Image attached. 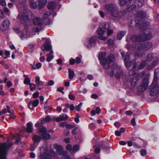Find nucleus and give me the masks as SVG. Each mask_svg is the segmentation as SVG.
<instances>
[{"mask_svg": "<svg viewBox=\"0 0 159 159\" xmlns=\"http://www.w3.org/2000/svg\"><path fill=\"white\" fill-rule=\"evenodd\" d=\"M134 8L135 7V6L133 5L131 7L125 9L123 11H118V6L115 4L109 3L106 4L104 7V10L107 12L109 13L111 16L114 18H119L122 16L125 15L130 10H128L131 8L132 9V7Z\"/></svg>", "mask_w": 159, "mask_h": 159, "instance_id": "f257e3e1", "label": "nucleus"}, {"mask_svg": "<svg viewBox=\"0 0 159 159\" xmlns=\"http://www.w3.org/2000/svg\"><path fill=\"white\" fill-rule=\"evenodd\" d=\"M150 89L151 95L155 96L159 94V68H157L155 70L154 79Z\"/></svg>", "mask_w": 159, "mask_h": 159, "instance_id": "f03ea898", "label": "nucleus"}, {"mask_svg": "<svg viewBox=\"0 0 159 159\" xmlns=\"http://www.w3.org/2000/svg\"><path fill=\"white\" fill-rule=\"evenodd\" d=\"M12 145L7 143L0 144V159H6L7 150Z\"/></svg>", "mask_w": 159, "mask_h": 159, "instance_id": "7ed1b4c3", "label": "nucleus"}, {"mask_svg": "<svg viewBox=\"0 0 159 159\" xmlns=\"http://www.w3.org/2000/svg\"><path fill=\"white\" fill-rule=\"evenodd\" d=\"M146 62L148 65H151L150 67H148V69H152L158 63V60L157 58L154 57L152 53H149L147 56Z\"/></svg>", "mask_w": 159, "mask_h": 159, "instance_id": "20e7f679", "label": "nucleus"}, {"mask_svg": "<svg viewBox=\"0 0 159 159\" xmlns=\"http://www.w3.org/2000/svg\"><path fill=\"white\" fill-rule=\"evenodd\" d=\"M115 58L113 54H111L107 57V58L103 59L101 61V63L103 66L104 69L107 70L110 67V64L113 62L115 61Z\"/></svg>", "mask_w": 159, "mask_h": 159, "instance_id": "39448f33", "label": "nucleus"}, {"mask_svg": "<svg viewBox=\"0 0 159 159\" xmlns=\"http://www.w3.org/2000/svg\"><path fill=\"white\" fill-rule=\"evenodd\" d=\"M148 79L144 78L143 79V82L138 87V89L140 92H143L146 90L148 87Z\"/></svg>", "mask_w": 159, "mask_h": 159, "instance_id": "423d86ee", "label": "nucleus"}, {"mask_svg": "<svg viewBox=\"0 0 159 159\" xmlns=\"http://www.w3.org/2000/svg\"><path fill=\"white\" fill-rule=\"evenodd\" d=\"M152 46V43L150 42L144 43L138 46V49L140 51H145L150 49Z\"/></svg>", "mask_w": 159, "mask_h": 159, "instance_id": "0eeeda50", "label": "nucleus"}, {"mask_svg": "<svg viewBox=\"0 0 159 159\" xmlns=\"http://www.w3.org/2000/svg\"><path fill=\"white\" fill-rule=\"evenodd\" d=\"M10 21L8 20H4L0 25V29L2 31H5L9 29Z\"/></svg>", "mask_w": 159, "mask_h": 159, "instance_id": "6e6552de", "label": "nucleus"}, {"mask_svg": "<svg viewBox=\"0 0 159 159\" xmlns=\"http://www.w3.org/2000/svg\"><path fill=\"white\" fill-rule=\"evenodd\" d=\"M136 5H132L131 6L129 7H131L132 6L134 5L135 6V7L134 8V7L133 6L132 7V9H131V8L128 9V10H130L128 12L130 11L131 10L133 9H134L137 6L139 7H141L143 6L144 4V0H136L134 2Z\"/></svg>", "mask_w": 159, "mask_h": 159, "instance_id": "1a4fd4ad", "label": "nucleus"}, {"mask_svg": "<svg viewBox=\"0 0 159 159\" xmlns=\"http://www.w3.org/2000/svg\"><path fill=\"white\" fill-rule=\"evenodd\" d=\"M68 118V116L67 115L65 114H63L61 115H60L58 117H54L53 118V120H55L57 122H59L67 120Z\"/></svg>", "mask_w": 159, "mask_h": 159, "instance_id": "9d476101", "label": "nucleus"}, {"mask_svg": "<svg viewBox=\"0 0 159 159\" xmlns=\"http://www.w3.org/2000/svg\"><path fill=\"white\" fill-rule=\"evenodd\" d=\"M39 100L38 99H36L30 102L28 104V108L32 110L33 109V107H37L39 104Z\"/></svg>", "mask_w": 159, "mask_h": 159, "instance_id": "9b49d317", "label": "nucleus"}, {"mask_svg": "<svg viewBox=\"0 0 159 159\" xmlns=\"http://www.w3.org/2000/svg\"><path fill=\"white\" fill-rule=\"evenodd\" d=\"M97 34L99 36L98 39L100 40L105 41L107 39L106 37H104L103 35L104 34V32L101 28H99L97 30Z\"/></svg>", "mask_w": 159, "mask_h": 159, "instance_id": "f8f14e48", "label": "nucleus"}, {"mask_svg": "<svg viewBox=\"0 0 159 159\" xmlns=\"http://www.w3.org/2000/svg\"><path fill=\"white\" fill-rule=\"evenodd\" d=\"M131 39L133 42H143V39L142 38V34L140 35H134L131 37Z\"/></svg>", "mask_w": 159, "mask_h": 159, "instance_id": "ddd939ff", "label": "nucleus"}, {"mask_svg": "<svg viewBox=\"0 0 159 159\" xmlns=\"http://www.w3.org/2000/svg\"><path fill=\"white\" fill-rule=\"evenodd\" d=\"M24 12H26L27 13V16L25 18V19L28 20L29 19L32 20H33L35 18L34 14L30 10H25L24 11Z\"/></svg>", "mask_w": 159, "mask_h": 159, "instance_id": "4468645a", "label": "nucleus"}, {"mask_svg": "<svg viewBox=\"0 0 159 159\" xmlns=\"http://www.w3.org/2000/svg\"><path fill=\"white\" fill-rule=\"evenodd\" d=\"M25 10H28L27 9H25L23 10L22 13L19 14L18 16V18L19 19L21 20L24 21H28V20L25 19V18L27 16V13L26 12H24V11Z\"/></svg>", "mask_w": 159, "mask_h": 159, "instance_id": "2eb2a0df", "label": "nucleus"}, {"mask_svg": "<svg viewBox=\"0 0 159 159\" xmlns=\"http://www.w3.org/2000/svg\"><path fill=\"white\" fill-rule=\"evenodd\" d=\"M53 146L56 149L59 155L65 151L63 150V148L62 146L58 145L57 144H54Z\"/></svg>", "mask_w": 159, "mask_h": 159, "instance_id": "dca6fc26", "label": "nucleus"}, {"mask_svg": "<svg viewBox=\"0 0 159 159\" xmlns=\"http://www.w3.org/2000/svg\"><path fill=\"white\" fill-rule=\"evenodd\" d=\"M23 128L24 129H25L26 131L28 133H31L33 131L32 124L31 122H29L27 124L26 129L25 127H23Z\"/></svg>", "mask_w": 159, "mask_h": 159, "instance_id": "f3484780", "label": "nucleus"}, {"mask_svg": "<svg viewBox=\"0 0 159 159\" xmlns=\"http://www.w3.org/2000/svg\"><path fill=\"white\" fill-rule=\"evenodd\" d=\"M142 38L143 39V42L146 40H149L152 38V35L151 34H145L142 32H141Z\"/></svg>", "mask_w": 159, "mask_h": 159, "instance_id": "a211bd4d", "label": "nucleus"}, {"mask_svg": "<svg viewBox=\"0 0 159 159\" xmlns=\"http://www.w3.org/2000/svg\"><path fill=\"white\" fill-rule=\"evenodd\" d=\"M68 152L66 151H65L59 156H61V157H57L58 159H69L70 157L67 155Z\"/></svg>", "mask_w": 159, "mask_h": 159, "instance_id": "6ab92c4d", "label": "nucleus"}, {"mask_svg": "<svg viewBox=\"0 0 159 159\" xmlns=\"http://www.w3.org/2000/svg\"><path fill=\"white\" fill-rule=\"evenodd\" d=\"M57 7V3L54 2H51L48 4V8L49 10H52L56 8Z\"/></svg>", "mask_w": 159, "mask_h": 159, "instance_id": "aec40b11", "label": "nucleus"}, {"mask_svg": "<svg viewBox=\"0 0 159 159\" xmlns=\"http://www.w3.org/2000/svg\"><path fill=\"white\" fill-rule=\"evenodd\" d=\"M36 127H38L40 126V128L39 129V130L40 132L42 133V134L44 133L47 131V130L43 126H41L40 123H37L35 125Z\"/></svg>", "mask_w": 159, "mask_h": 159, "instance_id": "412c9836", "label": "nucleus"}, {"mask_svg": "<svg viewBox=\"0 0 159 159\" xmlns=\"http://www.w3.org/2000/svg\"><path fill=\"white\" fill-rule=\"evenodd\" d=\"M41 48L43 51H49L51 50V47L49 44H44L41 46Z\"/></svg>", "mask_w": 159, "mask_h": 159, "instance_id": "4be33fe9", "label": "nucleus"}, {"mask_svg": "<svg viewBox=\"0 0 159 159\" xmlns=\"http://www.w3.org/2000/svg\"><path fill=\"white\" fill-rule=\"evenodd\" d=\"M51 120V119L49 116L48 115L45 118H43L41 120V123L42 124H45L46 122H50Z\"/></svg>", "mask_w": 159, "mask_h": 159, "instance_id": "5701e85b", "label": "nucleus"}, {"mask_svg": "<svg viewBox=\"0 0 159 159\" xmlns=\"http://www.w3.org/2000/svg\"><path fill=\"white\" fill-rule=\"evenodd\" d=\"M33 23L35 25H39L42 24V20L41 18L36 17L34 19Z\"/></svg>", "mask_w": 159, "mask_h": 159, "instance_id": "b1692460", "label": "nucleus"}, {"mask_svg": "<svg viewBox=\"0 0 159 159\" xmlns=\"http://www.w3.org/2000/svg\"><path fill=\"white\" fill-rule=\"evenodd\" d=\"M35 82L38 87H39V86H41L43 85V81L40 80V77L39 76H36Z\"/></svg>", "mask_w": 159, "mask_h": 159, "instance_id": "393cba45", "label": "nucleus"}, {"mask_svg": "<svg viewBox=\"0 0 159 159\" xmlns=\"http://www.w3.org/2000/svg\"><path fill=\"white\" fill-rule=\"evenodd\" d=\"M28 28V26L27 25H25L24 26V30L23 32L22 33V34L20 36V38L23 39L25 38V36L26 35V33L27 32V29Z\"/></svg>", "mask_w": 159, "mask_h": 159, "instance_id": "a878e982", "label": "nucleus"}, {"mask_svg": "<svg viewBox=\"0 0 159 159\" xmlns=\"http://www.w3.org/2000/svg\"><path fill=\"white\" fill-rule=\"evenodd\" d=\"M46 0H40L39 2V8L41 9L46 5Z\"/></svg>", "mask_w": 159, "mask_h": 159, "instance_id": "bb28decb", "label": "nucleus"}, {"mask_svg": "<svg viewBox=\"0 0 159 159\" xmlns=\"http://www.w3.org/2000/svg\"><path fill=\"white\" fill-rule=\"evenodd\" d=\"M126 33V31H120L117 35V38L119 40H120L121 38L125 35Z\"/></svg>", "mask_w": 159, "mask_h": 159, "instance_id": "cd10ccee", "label": "nucleus"}, {"mask_svg": "<svg viewBox=\"0 0 159 159\" xmlns=\"http://www.w3.org/2000/svg\"><path fill=\"white\" fill-rule=\"evenodd\" d=\"M137 16L142 18H145L146 16V14L143 11H139L138 12Z\"/></svg>", "mask_w": 159, "mask_h": 159, "instance_id": "c85d7f7f", "label": "nucleus"}, {"mask_svg": "<svg viewBox=\"0 0 159 159\" xmlns=\"http://www.w3.org/2000/svg\"><path fill=\"white\" fill-rule=\"evenodd\" d=\"M69 77L70 80L73 79L75 76V73L74 71L71 69H68Z\"/></svg>", "mask_w": 159, "mask_h": 159, "instance_id": "c756f323", "label": "nucleus"}, {"mask_svg": "<svg viewBox=\"0 0 159 159\" xmlns=\"http://www.w3.org/2000/svg\"><path fill=\"white\" fill-rule=\"evenodd\" d=\"M80 149V147L78 145H75L72 147V150L71 151V153H74L78 151Z\"/></svg>", "mask_w": 159, "mask_h": 159, "instance_id": "7c9ffc66", "label": "nucleus"}, {"mask_svg": "<svg viewBox=\"0 0 159 159\" xmlns=\"http://www.w3.org/2000/svg\"><path fill=\"white\" fill-rule=\"evenodd\" d=\"M7 109H3L2 110V112L3 114H6L8 112L9 113H12L13 112V110H11L10 108L8 106H7Z\"/></svg>", "mask_w": 159, "mask_h": 159, "instance_id": "2f4dec72", "label": "nucleus"}, {"mask_svg": "<svg viewBox=\"0 0 159 159\" xmlns=\"http://www.w3.org/2000/svg\"><path fill=\"white\" fill-rule=\"evenodd\" d=\"M100 109L99 107H97L95 111L94 110H92L91 111V114L94 116L95 115L96 113L97 114H99L100 112Z\"/></svg>", "mask_w": 159, "mask_h": 159, "instance_id": "473e14b6", "label": "nucleus"}, {"mask_svg": "<svg viewBox=\"0 0 159 159\" xmlns=\"http://www.w3.org/2000/svg\"><path fill=\"white\" fill-rule=\"evenodd\" d=\"M97 39V36H94L91 38L89 39V43L90 44H93L95 43Z\"/></svg>", "mask_w": 159, "mask_h": 159, "instance_id": "72a5a7b5", "label": "nucleus"}, {"mask_svg": "<svg viewBox=\"0 0 159 159\" xmlns=\"http://www.w3.org/2000/svg\"><path fill=\"white\" fill-rule=\"evenodd\" d=\"M41 137L36 135L33 136L32 139L34 142H39L41 139Z\"/></svg>", "mask_w": 159, "mask_h": 159, "instance_id": "f704fd0d", "label": "nucleus"}, {"mask_svg": "<svg viewBox=\"0 0 159 159\" xmlns=\"http://www.w3.org/2000/svg\"><path fill=\"white\" fill-rule=\"evenodd\" d=\"M144 74V71H143L137 75L134 78L136 79L137 80V81H138L140 79L143 77Z\"/></svg>", "mask_w": 159, "mask_h": 159, "instance_id": "c9c22d12", "label": "nucleus"}, {"mask_svg": "<svg viewBox=\"0 0 159 159\" xmlns=\"http://www.w3.org/2000/svg\"><path fill=\"white\" fill-rule=\"evenodd\" d=\"M42 136L43 138L44 139H48L51 138L50 135L49 134L46 133V132L42 134Z\"/></svg>", "mask_w": 159, "mask_h": 159, "instance_id": "e433bc0d", "label": "nucleus"}, {"mask_svg": "<svg viewBox=\"0 0 159 159\" xmlns=\"http://www.w3.org/2000/svg\"><path fill=\"white\" fill-rule=\"evenodd\" d=\"M41 159H51V156L48 154H46L43 156L41 154L40 155Z\"/></svg>", "mask_w": 159, "mask_h": 159, "instance_id": "4c0bfd02", "label": "nucleus"}, {"mask_svg": "<svg viewBox=\"0 0 159 159\" xmlns=\"http://www.w3.org/2000/svg\"><path fill=\"white\" fill-rule=\"evenodd\" d=\"M29 3L30 6L34 9H35L37 7V5L34 2L30 0Z\"/></svg>", "mask_w": 159, "mask_h": 159, "instance_id": "58836bf2", "label": "nucleus"}, {"mask_svg": "<svg viewBox=\"0 0 159 159\" xmlns=\"http://www.w3.org/2000/svg\"><path fill=\"white\" fill-rule=\"evenodd\" d=\"M137 82V80L135 78L131 79L130 81L131 85L133 86H135Z\"/></svg>", "mask_w": 159, "mask_h": 159, "instance_id": "ea45409f", "label": "nucleus"}, {"mask_svg": "<svg viewBox=\"0 0 159 159\" xmlns=\"http://www.w3.org/2000/svg\"><path fill=\"white\" fill-rule=\"evenodd\" d=\"M121 54L125 61L129 60H128L129 59V56L128 55H125V53L123 52L121 53Z\"/></svg>", "mask_w": 159, "mask_h": 159, "instance_id": "a19ab883", "label": "nucleus"}, {"mask_svg": "<svg viewBox=\"0 0 159 159\" xmlns=\"http://www.w3.org/2000/svg\"><path fill=\"white\" fill-rule=\"evenodd\" d=\"M106 52H103L100 53L98 56V59L99 60L102 59L106 55Z\"/></svg>", "mask_w": 159, "mask_h": 159, "instance_id": "79ce46f5", "label": "nucleus"}, {"mask_svg": "<svg viewBox=\"0 0 159 159\" xmlns=\"http://www.w3.org/2000/svg\"><path fill=\"white\" fill-rule=\"evenodd\" d=\"M147 64H148L147 63L146 61H143L140 64L139 66V69H141L144 67Z\"/></svg>", "mask_w": 159, "mask_h": 159, "instance_id": "37998d69", "label": "nucleus"}, {"mask_svg": "<svg viewBox=\"0 0 159 159\" xmlns=\"http://www.w3.org/2000/svg\"><path fill=\"white\" fill-rule=\"evenodd\" d=\"M50 15V11L46 12L42 16V18L43 19H46Z\"/></svg>", "mask_w": 159, "mask_h": 159, "instance_id": "c03bdc74", "label": "nucleus"}, {"mask_svg": "<svg viewBox=\"0 0 159 159\" xmlns=\"http://www.w3.org/2000/svg\"><path fill=\"white\" fill-rule=\"evenodd\" d=\"M30 90L32 91L33 90H35L36 89V86L35 84L33 83L30 84Z\"/></svg>", "mask_w": 159, "mask_h": 159, "instance_id": "a18cd8bd", "label": "nucleus"}, {"mask_svg": "<svg viewBox=\"0 0 159 159\" xmlns=\"http://www.w3.org/2000/svg\"><path fill=\"white\" fill-rule=\"evenodd\" d=\"M30 79L28 77H26L25 78V80L24 81V84H29L30 85Z\"/></svg>", "mask_w": 159, "mask_h": 159, "instance_id": "49530a36", "label": "nucleus"}, {"mask_svg": "<svg viewBox=\"0 0 159 159\" xmlns=\"http://www.w3.org/2000/svg\"><path fill=\"white\" fill-rule=\"evenodd\" d=\"M119 4L120 7H123L125 4V2L124 0H119Z\"/></svg>", "mask_w": 159, "mask_h": 159, "instance_id": "de8ad7c7", "label": "nucleus"}, {"mask_svg": "<svg viewBox=\"0 0 159 159\" xmlns=\"http://www.w3.org/2000/svg\"><path fill=\"white\" fill-rule=\"evenodd\" d=\"M66 150L69 151L71 153V151L72 150V147L71 145L70 144H68L66 146Z\"/></svg>", "mask_w": 159, "mask_h": 159, "instance_id": "09e8293b", "label": "nucleus"}, {"mask_svg": "<svg viewBox=\"0 0 159 159\" xmlns=\"http://www.w3.org/2000/svg\"><path fill=\"white\" fill-rule=\"evenodd\" d=\"M126 66L127 67H129L131 66V62L129 60L125 61Z\"/></svg>", "mask_w": 159, "mask_h": 159, "instance_id": "8fccbe9b", "label": "nucleus"}, {"mask_svg": "<svg viewBox=\"0 0 159 159\" xmlns=\"http://www.w3.org/2000/svg\"><path fill=\"white\" fill-rule=\"evenodd\" d=\"M82 103L80 102L79 104L75 107V109L77 111H80L81 106L82 105Z\"/></svg>", "mask_w": 159, "mask_h": 159, "instance_id": "3c124183", "label": "nucleus"}, {"mask_svg": "<svg viewBox=\"0 0 159 159\" xmlns=\"http://www.w3.org/2000/svg\"><path fill=\"white\" fill-rule=\"evenodd\" d=\"M149 25V23L148 22H144L142 24L143 29H145V27L148 26Z\"/></svg>", "mask_w": 159, "mask_h": 159, "instance_id": "603ef678", "label": "nucleus"}, {"mask_svg": "<svg viewBox=\"0 0 159 159\" xmlns=\"http://www.w3.org/2000/svg\"><path fill=\"white\" fill-rule=\"evenodd\" d=\"M16 137H18V139H16L15 141V143L16 144H17L20 141L21 139V137L18 134H16Z\"/></svg>", "mask_w": 159, "mask_h": 159, "instance_id": "864d4df0", "label": "nucleus"}, {"mask_svg": "<svg viewBox=\"0 0 159 159\" xmlns=\"http://www.w3.org/2000/svg\"><path fill=\"white\" fill-rule=\"evenodd\" d=\"M129 75L130 76H133L135 75V72L134 70H130L129 71Z\"/></svg>", "mask_w": 159, "mask_h": 159, "instance_id": "5fc2aeb1", "label": "nucleus"}, {"mask_svg": "<svg viewBox=\"0 0 159 159\" xmlns=\"http://www.w3.org/2000/svg\"><path fill=\"white\" fill-rule=\"evenodd\" d=\"M144 54L145 53L144 52H142L139 51L137 52L135 54L136 55L139 57L143 56L144 55Z\"/></svg>", "mask_w": 159, "mask_h": 159, "instance_id": "6e6d98bb", "label": "nucleus"}, {"mask_svg": "<svg viewBox=\"0 0 159 159\" xmlns=\"http://www.w3.org/2000/svg\"><path fill=\"white\" fill-rule=\"evenodd\" d=\"M109 25H110L108 23H105L103 24V28L105 30L106 28L107 29L108 27V28H109Z\"/></svg>", "mask_w": 159, "mask_h": 159, "instance_id": "4d7b16f0", "label": "nucleus"}, {"mask_svg": "<svg viewBox=\"0 0 159 159\" xmlns=\"http://www.w3.org/2000/svg\"><path fill=\"white\" fill-rule=\"evenodd\" d=\"M66 127L67 129H72L74 128L75 127L74 125H70L69 124H67L66 125Z\"/></svg>", "mask_w": 159, "mask_h": 159, "instance_id": "13d9d810", "label": "nucleus"}, {"mask_svg": "<svg viewBox=\"0 0 159 159\" xmlns=\"http://www.w3.org/2000/svg\"><path fill=\"white\" fill-rule=\"evenodd\" d=\"M39 93L38 92H35L34 94H33V97L34 98H36L39 97Z\"/></svg>", "mask_w": 159, "mask_h": 159, "instance_id": "bf43d9fd", "label": "nucleus"}, {"mask_svg": "<svg viewBox=\"0 0 159 159\" xmlns=\"http://www.w3.org/2000/svg\"><path fill=\"white\" fill-rule=\"evenodd\" d=\"M107 35L108 36H110L111 34L113 32V31L112 30H111L109 29L108 27L107 28Z\"/></svg>", "mask_w": 159, "mask_h": 159, "instance_id": "052dcab7", "label": "nucleus"}, {"mask_svg": "<svg viewBox=\"0 0 159 159\" xmlns=\"http://www.w3.org/2000/svg\"><path fill=\"white\" fill-rule=\"evenodd\" d=\"M107 43L109 45L112 46L114 44V41L112 39H110L108 40Z\"/></svg>", "mask_w": 159, "mask_h": 159, "instance_id": "680f3d73", "label": "nucleus"}, {"mask_svg": "<svg viewBox=\"0 0 159 159\" xmlns=\"http://www.w3.org/2000/svg\"><path fill=\"white\" fill-rule=\"evenodd\" d=\"M48 57L46 58V60L48 62H49L54 57V56L53 55H52L51 56H47Z\"/></svg>", "mask_w": 159, "mask_h": 159, "instance_id": "e2e57ef3", "label": "nucleus"}, {"mask_svg": "<svg viewBox=\"0 0 159 159\" xmlns=\"http://www.w3.org/2000/svg\"><path fill=\"white\" fill-rule=\"evenodd\" d=\"M140 154L142 156H145L147 152L146 151L144 150H142L140 152Z\"/></svg>", "mask_w": 159, "mask_h": 159, "instance_id": "0e129e2a", "label": "nucleus"}, {"mask_svg": "<svg viewBox=\"0 0 159 159\" xmlns=\"http://www.w3.org/2000/svg\"><path fill=\"white\" fill-rule=\"evenodd\" d=\"M5 17L4 13L0 9V18H3Z\"/></svg>", "mask_w": 159, "mask_h": 159, "instance_id": "69168bd1", "label": "nucleus"}, {"mask_svg": "<svg viewBox=\"0 0 159 159\" xmlns=\"http://www.w3.org/2000/svg\"><path fill=\"white\" fill-rule=\"evenodd\" d=\"M69 98L71 100H74L75 99V96L71 94H70L69 95Z\"/></svg>", "mask_w": 159, "mask_h": 159, "instance_id": "338daca9", "label": "nucleus"}, {"mask_svg": "<svg viewBox=\"0 0 159 159\" xmlns=\"http://www.w3.org/2000/svg\"><path fill=\"white\" fill-rule=\"evenodd\" d=\"M131 123L132 125H136L135 118H132L131 121Z\"/></svg>", "mask_w": 159, "mask_h": 159, "instance_id": "774afa93", "label": "nucleus"}]
</instances>
